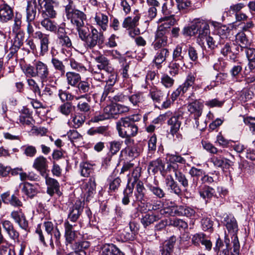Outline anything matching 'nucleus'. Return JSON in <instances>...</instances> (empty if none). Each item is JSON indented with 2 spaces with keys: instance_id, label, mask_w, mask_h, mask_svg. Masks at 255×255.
<instances>
[{
  "instance_id": "f257e3e1",
  "label": "nucleus",
  "mask_w": 255,
  "mask_h": 255,
  "mask_svg": "<svg viewBox=\"0 0 255 255\" xmlns=\"http://www.w3.org/2000/svg\"><path fill=\"white\" fill-rule=\"evenodd\" d=\"M23 71L26 76L37 77L42 83L48 81L51 83L53 81L49 76L50 71L47 65L42 61H35L33 66L26 65Z\"/></svg>"
},
{
  "instance_id": "f03ea898",
  "label": "nucleus",
  "mask_w": 255,
  "mask_h": 255,
  "mask_svg": "<svg viewBox=\"0 0 255 255\" xmlns=\"http://www.w3.org/2000/svg\"><path fill=\"white\" fill-rule=\"evenodd\" d=\"M68 3L65 5L66 16L71 23L76 27L84 25V21L86 19L85 14L74 8V3L71 0H67Z\"/></svg>"
},
{
  "instance_id": "7ed1b4c3",
  "label": "nucleus",
  "mask_w": 255,
  "mask_h": 255,
  "mask_svg": "<svg viewBox=\"0 0 255 255\" xmlns=\"http://www.w3.org/2000/svg\"><path fill=\"white\" fill-rule=\"evenodd\" d=\"M116 128L120 137L135 136L138 129L136 124H132L124 118H122L117 122Z\"/></svg>"
},
{
  "instance_id": "20e7f679",
  "label": "nucleus",
  "mask_w": 255,
  "mask_h": 255,
  "mask_svg": "<svg viewBox=\"0 0 255 255\" xmlns=\"http://www.w3.org/2000/svg\"><path fill=\"white\" fill-rule=\"evenodd\" d=\"M140 176V168L136 167L134 168L128 177V184L124 191V197L122 199V203L127 205L129 203V198L132 196L134 188V184L137 183Z\"/></svg>"
},
{
  "instance_id": "39448f33",
  "label": "nucleus",
  "mask_w": 255,
  "mask_h": 255,
  "mask_svg": "<svg viewBox=\"0 0 255 255\" xmlns=\"http://www.w3.org/2000/svg\"><path fill=\"white\" fill-rule=\"evenodd\" d=\"M88 36L85 40L84 45L86 49H92L96 45L102 44L104 40L103 33L98 31L95 27H91Z\"/></svg>"
},
{
  "instance_id": "423d86ee",
  "label": "nucleus",
  "mask_w": 255,
  "mask_h": 255,
  "mask_svg": "<svg viewBox=\"0 0 255 255\" xmlns=\"http://www.w3.org/2000/svg\"><path fill=\"white\" fill-rule=\"evenodd\" d=\"M165 117L169 118L167 124L170 126V133L174 136V134L179 131L182 121L183 119V114L181 112L175 113L172 115L170 112H166Z\"/></svg>"
},
{
  "instance_id": "0eeeda50",
  "label": "nucleus",
  "mask_w": 255,
  "mask_h": 255,
  "mask_svg": "<svg viewBox=\"0 0 255 255\" xmlns=\"http://www.w3.org/2000/svg\"><path fill=\"white\" fill-rule=\"evenodd\" d=\"M78 89V93L81 94L75 98L76 100L85 98L88 102H91V98L89 95L92 92L93 86L88 80L80 81L76 86Z\"/></svg>"
},
{
  "instance_id": "6e6552de",
  "label": "nucleus",
  "mask_w": 255,
  "mask_h": 255,
  "mask_svg": "<svg viewBox=\"0 0 255 255\" xmlns=\"http://www.w3.org/2000/svg\"><path fill=\"white\" fill-rule=\"evenodd\" d=\"M0 224L10 240L14 242L19 241V233L10 221L2 220L0 221Z\"/></svg>"
},
{
  "instance_id": "1a4fd4ad",
  "label": "nucleus",
  "mask_w": 255,
  "mask_h": 255,
  "mask_svg": "<svg viewBox=\"0 0 255 255\" xmlns=\"http://www.w3.org/2000/svg\"><path fill=\"white\" fill-rule=\"evenodd\" d=\"M83 207L82 203L80 201H77L72 208H70L68 219L69 222L73 223H76V221L79 219L82 212H83Z\"/></svg>"
},
{
  "instance_id": "9d476101",
  "label": "nucleus",
  "mask_w": 255,
  "mask_h": 255,
  "mask_svg": "<svg viewBox=\"0 0 255 255\" xmlns=\"http://www.w3.org/2000/svg\"><path fill=\"white\" fill-rule=\"evenodd\" d=\"M35 39L40 40V55L43 56L48 51L49 44V36L46 34L42 33L41 31H37L35 32L34 35Z\"/></svg>"
},
{
  "instance_id": "9b49d317",
  "label": "nucleus",
  "mask_w": 255,
  "mask_h": 255,
  "mask_svg": "<svg viewBox=\"0 0 255 255\" xmlns=\"http://www.w3.org/2000/svg\"><path fill=\"white\" fill-rule=\"evenodd\" d=\"M204 105L199 101L195 100L187 106L188 111L194 119L199 118L202 115Z\"/></svg>"
},
{
  "instance_id": "f8f14e48",
  "label": "nucleus",
  "mask_w": 255,
  "mask_h": 255,
  "mask_svg": "<svg viewBox=\"0 0 255 255\" xmlns=\"http://www.w3.org/2000/svg\"><path fill=\"white\" fill-rule=\"evenodd\" d=\"M90 247V243L88 241H82L79 242H74L72 244L67 246L66 250L67 251H75L78 253L85 255V250L87 249Z\"/></svg>"
},
{
  "instance_id": "ddd939ff",
  "label": "nucleus",
  "mask_w": 255,
  "mask_h": 255,
  "mask_svg": "<svg viewBox=\"0 0 255 255\" xmlns=\"http://www.w3.org/2000/svg\"><path fill=\"white\" fill-rule=\"evenodd\" d=\"M165 30H157L155 33V40L152 45L155 50L165 46L168 41V37L166 35Z\"/></svg>"
},
{
  "instance_id": "4468645a",
  "label": "nucleus",
  "mask_w": 255,
  "mask_h": 255,
  "mask_svg": "<svg viewBox=\"0 0 255 255\" xmlns=\"http://www.w3.org/2000/svg\"><path fill=\"white\" fill-rule=\"evenodd\" d=\"M45 183L47 186V193L52 196L55 193L60 194V185L58 182L55 179L49 177L47 175L45 177Z\"/></svg>"
},
{
  "instance_id": "2eb2a0df",
  "label": "nucleus",
  "mask_w": 255,
  "mask_h": 255,
  "mask_svg": "<svg viewBox=\"0 0 255 255\" xmlns=\"http://www.w3.org/2000/svg\"><path fill=\"white\" fill-rule=\"evenodd\" d=\"M47 167V159L43 156H39L34 159L33 167L39 171L43 177H45L47 175L46 170Z\"/></svg>"
},
{
  "instance_id": "dca6fc26",
  "label": "nucleus",
  "mask_w": 255,
  "mask_h": 255,
  "mask_svg": "<svg viewBox=\"0 0 255 255\" xmlns=\"http://www.w3.org/2000/svg\"><path fill=\"white\" fill-rule=\"evenodd\" d=\"M165 183L167 187V190L170 193H174L175 194L180 196L181 194V189L174 180L171 175H168L165 178Z\"/></svg>"
},
{
  "instance_id": "f3484780",
  "label": "nucleus",
  "mask_w": 255,
  "mask_h": 255,
  "mask_svg": "<svg viewBox=\"0 0 255 255\" xmlns=\"http://www.w3.org/2000/svg\"><path fill=\"white\" fill-rule=\"evenodd\" d=\"M56 90V86L50 84H46L41 91L39 97L43 101L48 102L53 98Z\"/></svg>"
},
{
  "instance_id": "a211bd4d",
  "label": "nucleus",
  "mask_w": 255,
  "mask_h": 255,
  "mask_svg": "<svg viewBox=\"0 0 255 255\" xmlns=\"http://www.w3.org/2000/svg\"><path fill=\"white\" fill-rule=\"evenodd\" d=\"M94 59L97 63V67L99 70H103L106 72H111L113 70V67L110 61L103 55L100 54L94 57Z\"/></svg>"
},
{
  "instance_id": "6ab92c4d",
  "label": "nucleus",
  "mask_w": 255,
  "mask_h": 255,
  "mask_svg": "<svg viewBox=\"0 0 255 255\" xmlns=\"http://www.w3.org/2000/svg\"><path fill=\"white\" fill-rule=\"evenodd\" d=\"M164 167L165 163L164 161L161 158H158L149 162L148 170L151 171L153 174H156L159 171L161 175L164 176Z\"/></svg>"
},
{
  "instance_id": "aec40b11",
  "label": "nucleus",
  "mask_w": 255,
  "mask_h": 255,
  "mask_svg": "<svg viewBox=\"0 0 255 255\" xmlns=\"http://www.w3.org/2000/svg\"><path fill=\"white\" fill-rule=\"evenodd\" d=\"M94 21L100 28V30L105 31L108 27L109 17L107 15L101 12H96L94 17Z\"/></svg>"
},
{
  "instance_id": "412c9836",
  "label": "nucleus",
  "mask_w": 255,
  "mask_h": 255,
  "mask_svg": "<svg viewBox=\"0 0 255 255\" xmlns=\"http://www.w3.org/2000/svg\"><path fill=\"white\" fill-rule=\"evenodd\" d=\"M37 2L36 0L27 2L26 8V21H33L37 15Z\"/></svg>"
},
{
  "instance_id": "4be33fe9",
  "label": "nucleus",
  "mask_w": 255,
  "mask_h": 255,
  "mask_svg": "<svg viewBox=\"0 0 255 255\" xmlns=\"http://www.w3.org/2000/svg\"><path fill=\"white\" fill-rule=\"evenodd\" d=\"M13 16V11L11 7L7 4L0 5V21L6 22Z\"/></svg>"
},
{
  "instance_id": "5701e85b",
  "label": "nucleus",
  "mask_w": 255,
  "mask_h": 255,
  "mask_svg": "<svg viewBox=\"0 0 255 255\" xmlns=\"http://www.w3.org/2000/svg\"><path fill=\"white\" fill-rule=\"evenodd\" d=\"M210 33L209 23L207 21L201 19L198 32V39L202 41L209 35Z\"/></svg>"
},
{
  "instance_id": "b1692460",
  "label": "nucleus",
  "mask_w": 255,
  "mask_h": 255,
  "mask_svg": "<svg viewBox=\"0 0 255 255\" xmlns=\"http://www.w3.org/2000/svg\"><path fill=\"white\" fill-rule=\"evenodd\" d=\"M21 191L30 198H33L38 193L36 187L27 182H24L20 184Z\"/></svg>"
},
{
  "instance_id": "393cba45",
  "label": "nucleus",
  "mask_w": 255,
  "mask_h": 255,
  "mask_svg": "<svg viewBox=\"0 0 255 255\" xmlns=\"http://www.w3.org/2000/svg\"><path fill=\"white\" fill-rule=\"evenodd\" d=\"M140 18L139 14L133 16H129L125 18L123 22V27L127 29H133L138 25V21Z\"/></svg>"
},
{
  "instance_id": "a878e982",
  "label": "nucleus",
  "mask_w": 255,
  "mask_h": 255,
  "mask_svg": "<svg viewBox=\"0 0 255 255\" xmlns=\"http://www.w3.org/2000/svg\"><path fill=\"white\" fill-rule=\"evenodd\" d=\"M226 226L228 231L229 234L233 236L232 238L237 236L238 231V225L235 218L233 216H228L226 220Z\"/></svg>"
},
{
  "instance_id": "bb28decb",
  "label": "nucleus",
  "mask_w": 255,
  "mask_h": 255,
  "mask_svg": "<svg viewBox=\"0 0 255 255\" xmlns=\"http://www.w3.org/2000/svg\"><path fill=\"white\" fill-rule=\"evenodd\" d=\"M102 251L103 255H125L113 244H107L103 245Z\"/></svg>"
},
{
  "instance_id": "cd10ccee",
  "label": "nucleus",
  "mask_w": 255,
  "mask_h": 255,
  "mask_svg": "<svg viewBox=\"0 0 255 255\" xmlns=\"http://www.w3.org/2000/svg\"><path fill=\"white\" fill-rule=\"evenodd\" d=\"M161 217L158 214L152 213L150 214L148 213L143 215L140 221L144 227L146 228L150 225L153 224L155 222L157 221Z\"/></svg>"
},
{
  "instance_id": "c85d7f7f",
  "label": "nucleus",
  "mask_w": 255,
  "mask_h": 255,
  "mask_svg": "<svg viewBox=\"0 0 255 255\" xmlns=\"http://www.w3.org/2000/svg\"><path fill=\"white\" fill-rule=\"evenodd\" d=\"M158 181H156L153 184L148 183L146 185L147 188L153 195L159 199L165 197V193L164 190L158 186Z\"/></svg>"
},
{
  "instance_id": "c756f323",
  "label": "nucleus",
  "mask_w": 255,
  "mask_h": 255,
  "mask_svg": "<svg viewBox=\"0 0 255 255\" xmlns=\"http://www.w3.org/2000/svg\"><path fill=\"white\" fill-rule=\"evenodd\" d=\"M174 213L179 216H186L191 217L195 214V210L186 206H179L176 207Z\"/></svg>"
},
{
  "instance_id": "7c9ffc66",
  "label": "nucleus",
  "mask_w": 255,
  "mask_h": 255,
  "mask_svg": "<svg viewBox=\"0 0 255 255\" xmlns=\"http://www.w3.org/2000/svg\"><path fill=\"white\" fill-rule=\"evenodd\" d=\"M45 1L44 5V9L43 10V15H45L47 17L54 18L57 15V12L54 9L53 5V2L49 0H43Z\"/></svg>"
},
{
  "instance_id": "2f4dec72",
  "label": "nucleus",
  "mask_w": 255,
  "mask_h": 255,
  "mask_svg": "<svg viewBox=\"0 0 255 255\" xmlns=\"http://www.w3.org/2000/svg\"><path fill=\"white\" fill-rule=\"evenodd\" d=\"M149 96L154 103H160L163 99L164 94L161 90L155 86H153L149 90Z\"/></svg>"
},
{
  "instance_id": "473e14b6",
  "label": "nucleus",
  "mask_w": 255,
  "mask_h": 255,
  "mask_svg": "<svg viewBox=\"0 0 255 255\" xmlns=\"http://www.w3.org/2000/svg\"><path fill=\"white\" fill-rule=\"evenodd\" d=\"M169 55V52L167 48H162L157 52L154 57V62L158 68H159L161 66L160 64L165 61Z\"/></svg>"
},
{
  "instance_id": "72a5a7b5",
  "label": "nucleus",
  "mask_w": 255,
  "mask_h": 255,
  "mask_svg": "<svg viewBox=\"0 0 255 255\" xmlns=\"http://www.w3.org/2000/svg\"><path fill=\"white\" fill-rule=\"evenodd\" d=\"M158 22H161L162 24L159 26L158 30L166 31V29L175 23L176 20L173 16H164L159 19Z\"/></svg>"
},
{
  "instance_id": "f704fd0d",
  "label": "nucleus",
  "mask_w": 255,
  "mask_h": 255,
  "mask_svg": "<svg viewBox=\"0 0 255 255\" xmlns=\"http://www.w3.org/2000/svg\"><path fill=\"white\" fill-rule=\"evenodd\" d=\"M65 76L68 84L72 87H76L81 79L80 75L74 72H68Z\"/></svg>"
},
{
  "instance_id": "c9c22d12",
  "label": "nucleus",
  "mask_w": 255,
  "mask_h": 255,
  "mask_svg": "<svg viewBox=\"0 0 255 255\" xmlns=\"http://www.w3.org/2000/svg\"><path fill=\"white\" fill-rule=\"evenodd\" d=\"M185 45L183 44L178 45L173 50V60L178 61L180 64L184 63V56L182 55L183 52L184 53L186 51L185 48H183Z\"/></svg>"
},
{
  "instance_id": "e433bc0d",
  "label": "nucleus",
  "mask_w": 255,
  "mask_h": 255,
  "mask_svg": "<svg viewBox=\"0 0 255 255\" xmlns=\"http://www.w3.org/2000/svg\"><path fill=\"white\" fill-rule=\"evenodd\" d=\"M71 124L72 127L74 128H78L81 127L86 121V116L78 113L71 117Z\"/></svg>"
},
{
  "instance_id": "4c0bfd02",
  "label": "nucleus",
  "mask_w": 255,
  "mask_h": 255,
  "mask_svg": "<svg viewBox=\"0 0 255 255\" xmlns=\"http://www.w3.org/2000/svg\"><path fill=\"white\" fill-rule=\"evenodd\" d=\"M199 193L201 197L208 201L214 196L215 190L212 187L204 185L200 187Z\"/></svg>"
},
{
  "instance_id": "58836bf2",
  "label": "nucleus",
  "mask_w": 255,
  "mask_h": 255,
  "mask_svg": "<svg viewBox=\"0 0 255 255\" xmlns=\"http://www.w3.org/2000/svg\"><path fill=\"white\" fill-rule=\"evenodd\" d=\"M136 183V192L135 193V200L133 201V206H134V204L136 201L141 202L144 196V191L145 190V188L142 182L139 181Z\"/></svg>"
},
{
  "instance_id": "ea45409f",
  "label": "nucleus",
  "mask_w": 255,
  "mask_h": 255,
  "mask_svg": "<svg viewBox=\"0 0 255 255\" xmlns=\"http://www.w3.org/2000/svg\"><path fill=\"white\" fill-rule=\"evenodd\" d=\"M200 20H197L190 26L184 27L182 31L183 34L187 36H193L198 34Z\"/></svg>"
},
{
  "instance_id": "a19ab883",
  "label": "nucleus",
  "mask_w": 255,
  "mask_h": 255,
  "mask_svg": "<svg viewBox=\"0 0 255 255\" xmlns=\"http://www.w3.org/2000/svg\"><path fill=\"white\" fill-rule=\"evenodd\" d=\"M196 77L191 73L188 75L184 83L180 86L179 89L182 91V94L186 93L188 89L193 85L195 81Z\"/></svg>"
},
{
  "instance_id": "79ce46f5",
  "label": "nucleus",
  "mask_w": 255,
  "mask_h": 255,
  "mask_svg": "<svg viewBox=\"0 0 255 255\" xmlns=\"http://www.w3.org/2000/svg\"><path fill=\"white\" fill-rule=\"evenodd\" d=\"M45 18L41 21V25L46 30L52 32H56L57 29V23L50 19Z\"/></svg>"
},
{
  "instance_id": "37998d69",
  "label": "nucleus",
  "mask_w": 255,
  "mask_h": 255,
  "mask_svg": "<svg viewBox=\"0 0 255 255\" xmlns=\"http://www.w3.org/2000/svg\"><path fill=\"white\" fill-rule=\"evenodd\" d=\"M90 102L80 101L77 105V108L81 113L84 115L89 114L91 112L92 107L90 104Z\"/></svg>"
},
{
  "instance_id": "c03bdc74",
  "label": "nucleus",
  "mask_w": 255,
  "mask_h": 255,
  "mask_svg": "<svg viewBox=\"0 0 255 255\" xmlns=\"http://www.w3.org/2000/svg\"><path fill=\"white\" fill-rule=\"evenodd\" d=\"M128 100L133 106H138L140 103L144 101V97L142 93L137 92L129 96Z\"/></svg>"
},
{
  "instance_id": "a18cd8bd",
  "label": "nucleus",
  "mask_w": 255,
  "mask_h": 255,
  "mask_svg": "<svg viewBox=\"0 0 255 255\" xmlns=\"http://www.w3.org/2000/svg\"><path fill=\"white\" fill-rule=\"evenodd\" d=\"M51 63L56 71H58L61 75L65 73V66L62 61L57 58H51Z\"/></svg>"
},
{
  "instance_id": "49530a36",
  "label": "nucleus",
  "mask_w": 255,
  "mask_h": 255,
  "mask_svg": "<svg viewBox=\"0 0 255 255\" xmlns=\"http://www.w3.org/2000/svg\"><path fill=\"white\" fill-rule=\"evenodd\" d=\"M168 225L172 226L177 228L179 229L185 230L188 228V224L182 219L175 218L171 219L169 221Z\"/></svg>"
},
{
  "instance_id": "de8ad7c7",
  "label": "nucleus",
  "mask_w": 255,
  "mask_h": 255,
  "mask_svg": "<svg viewBox=\"0 0 255 255\" xmlns=\"http://www.w3.org/2000/svg\"><path fill=\"white\" fill-rule=\"evenodd\" d=\"M125 150L128 156L131 158L137 157L140 153V149L137 144H133L131 146H127Z\"/></svg>"
},
{
  "instance_id": "09e8293b",
  "label": "nucleus",
  "mask_w": 255,
  "mask_h": 255,
  "mask_svg": "<svg viewBox=\"0 0 255 255\" xmlns=\"http://www.w3.org/2000/svg\"><path fill=\"white\" fill-rule=\"evenodd\" d=\"M236 40L242 47L247 48L251 45V42L244 33H240L237 34Z\"/></svg>"
},
{
  "instance_id": "8fccbe9b",
  "label": "nucleus",
  "mask_w": 255,
  "mask_h": 255,
  "mask_svg": "<svg viewBox=\"0 0 255 255\" xmlns=\"http://www.w3.org/2000/svg\"><path fill=\"white\" fill-rule=\"evenodd\" d=\"M58 110L62 114L68 116L73 111L72 104L70 102H65L59 106Z\"/></svg>"
},
{
  "instance_id": "3c124183",
  "label": "nucleus",
  "mask_w": 255,
  "mask_h": 255,
  "mask_svg": "<svg viewBox=\"0 0 255 255\" xmlns=\"http://www.w3.org/2000/svg\"><path fill=\"white\" fill-rule=\"evenodd\" d=\"M81 174L84 177H88L92 172V165L87 162H83L80 164Z\"/></svg>"
},
{
  "instance_id": "603ef678",
  "label": "nucleus",
  "mask_w": 255,
  "mask_h": 255,
  "mask_svg": "<svg viewBox=\"0 0 255 255\" xmlns=\"http://www.w3.org/2000/svg\"><path fill=\"white\" fill-rule=\"evenodd\" d=\"M44 227L50 239V245L52 248H54V246L53 240H52V232L55 229L53 224L51 222H45L44 223Z\"/></svg>"
},
{
  "instance_id": "864d4df0",
  "label": "nucleus",
  "mask_w": 255,
  "mask_h": 255,
  "mask_svg": "<svg viewBox=\"0 0 255 255\" xmlns=\"http://www.w3.org/2000/svg\"><path fill=\"white\" fill-rule=\"evenodd\" d=\"M58 96L62 102L71 101L74 99L75 100V98L77 97L61 89H60L58 91Z\"/></svg>"
},
{
  "instance_id": "5fc2aeb1",
  "label": "nucleus",
  "mask_w": 255,
  "mask_h": 255,
  "mask_svg": "<svg viewBox=\"0 0 255 255\" xmlns=\"http://www.w3.org/2000/svg\"><path fill=\"white\" fill-rule=\"evenodd\" d=\"M69 64L73 69L78 72H84L86 71V67L82 63L78 62L73 58L69 59Z\"/></svg>"
},
{
  "instance_id": "6e6d98bb",
  "label": "nucleus",
  "mask_w": 255,
  "mask_h": 255,
  "mask_svg": "<svg viewBox=\"0 0 255 255\" xmlns=\"http://www.w3.org/2000/svg\"><path fill=\"white\" fill-rule=\"evenodd\" d=\"M23 153L26 156L33 157L37 153V150L35 146L31 145H26L22 147Z\"/></svg>"
},
{
  "instance_id": "4d7b16f0",
  "label": "nucleus",
  "mask_w": 255,
  "mask_h": 255,
  "mask_svg": "<svg viewBox=\"0 0 255 255\" xmlns=\"http://www.w3.org/2000/svg\"><path fill=\"white\" fill-rule=\"evenodd\" d=\"M181 65H184V63H183V64H180V62L178 61H175L173 60L170 63L169 66V73L172 76H175L176 75L178 74L179 68L180 67V66Z\"/></svg>"
},
{
  "instance_id": "13d9d810",
  "label": "nucleus",
  "mask_w": 255,
  "mask_h": 255,
  "mask_svg": "<svg viewBox=\"0 0 255 255\" xmlns=\"http://www.w3.org/2000/svg\"><path fill=\"white\" fill-rule=\"evenodd\" d=\"M161 83L165 88H170L173 85L174 80L167 74H164L161 78Z\"/></svg>"
},
{
  "instance_id": "bf43d9fd",
  "label": "nucleus",
  "mask_w": 255,
  "mask_h": 255,
  "mask_svg": "<svg viewBox=\"0 0 255 255\" xmlns=\"http://www.w3.org/2000/svg\"><path fill=\"white\" fill-rule=\"evenodd\" d=\"M109 144L110 151L111 155H114L116 154L120 150L123 144V141L114 140L110 142Z\"/></svg>"
},
{
  "instance_id": "052dcab7",
  "label": "nucleus",
  "mask_w": 255,
  "mask_h": 255,
  "mask_svg": "<svg viewBox=\"0 0 255 255\" xmlns=\"http://www.w3.org/2000/svg\"><path fill=\"white\" fill-rule=\"evenodd\" d=\"M19 176L21 181H25L27 180L37 181L38 178V176L36 174L32 172L26 173L25 172H21L19 173Z\"/></svg>"
},
{
  "instance_id": "680f3d73",
  "label": "nucleus",
  "mask_w": 255,
  "mask_h": 255,
  "mask_svg": "<svg viewBox=\"0 0 255 255\" xmlns=\"http://www.w3.org/2000/svg\"><path fill=\"white\" fill-rule=\"evenodd\" d=\"M176 180H177L184 188L188 186V181L185 175L181 171L176 172L175 175Z\"/></svg>"
},
{
  "instance_id": "e2e57ef3",
  "label": "nucleus",
  "mask_w": 255,
  "mask_h": 255,
  "mask_svg": "<svg viewBox=\"0 0 255 255\" xmlns=\"http://www.w3.org/2000/svg\"><path fill=\"white\" fill-rule=\"evenodd\" d=\"M58 44L62 47L70 48L72 46V42L68 35H63L57 39Z\"/></svg>"
},
{
  "instance_id": "0e129e2a",
  "label": "nucleus",
  "mask_w": 255,
  "mask_h": 255,
  "mask_svg": "<svg viewBox=\"0 0 255 255\" xmlns=\"http://www.w3.org/2000/svg\"><path fill=\"white\" fill-rule=\"evenodd\" d=\"M76 29L78 32L80 38L83 41H84L90 31H89L88 28L84 27V26L76 27Z\"/></svg>"
},
{
  "instance_id": "69168bd1",
  "label": "nucleus",
  "mask_w": 255,
  "mask_h": 255,
  "mask_svg": "<svg viewBox=\"0 0 255 255\" xmlns=\"http://www.w3.org/2000/svg\"><path fill=\"white\" fill-rule=\"evenodd\" d=\"M230 146L233 147L235 150L238 152H242L245 149V146L242 144H235L233 141H227L224 139V146L229 147Z\"/></svg>"
},
{
  "instance_id": "338daca9",
  "label": "nucleus",
  "mask_w": 255,
  "mask_h": 255,
  "mask_svg": "<svg viewBox=\"0 0 255 255\" xmlns=\"http://www.w3.org/2000/svg\"><path fill=\"white\" fill-rule=\"evenodd\" d=\"M244 122L249 126L250 130L253 134H255V118L252 117L244 118Z\"/></svg>"
},
{
  "instance_id": "774afa93",
  "label": "nucleus",
  "mask_w": 255,
  "mask_h": 255,
  "mask_svg": "<svg viewBox=\"0 0 255 255\" xmlns=\"http://www.w3.org/2000/svg\"><path fill=\"white\" fill-rule=\"evenodd\" d=\"M96 184L94 178H90L86 183V190L89 196L93 194L96 189Z\"/></svg>"
}]
</instances>
